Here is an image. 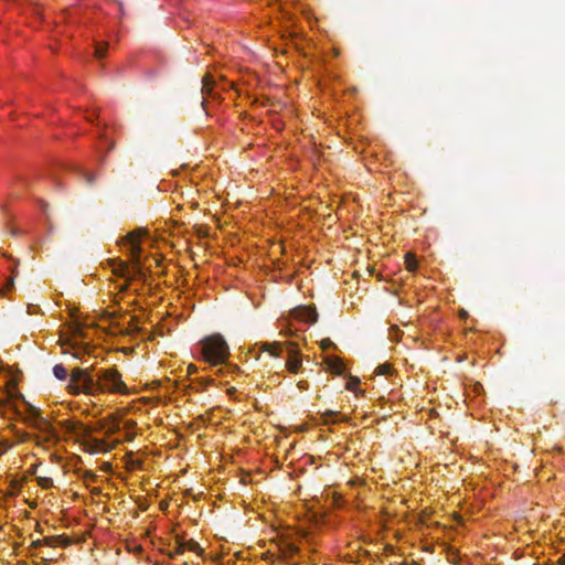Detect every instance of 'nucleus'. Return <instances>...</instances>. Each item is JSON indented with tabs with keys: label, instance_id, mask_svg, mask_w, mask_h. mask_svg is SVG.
Instances as JSON below:
<instances>
[{
	"label": "nucleus",
	"instance_id": "obj_11",
	"mask_svg": "<svg viewBox=\"0 0 565 565\" xmlns=\"http://www.w3.org/2000/svg\"><path fill=\"white\" fill-rule=\"evenodd\" d=\"M291 317L298 321L305 323H315L318 319V313L315 308L311 307H297L291 311Z\"/></svg>",
	"mask_w": 565,
	"mask_h": 565
},
{
	"label": "nucleus",
	"instance_id": "obj_17",
	"mask_svg": "<svg viewBox=\"0 0 565 565\" xmlns=\"http://www.w3.org/2000/svg\"><path fill=\"white\" fill-rule=\"evenodd\" d=\"M79 478L86 487H89L92 483H95L98 480V476L92 470H84L79 472Z\"/></svg>",
	"mask_w": 565,
	"mask_h": 565
},
{
	"label": "nucleus",
	"instance_id": "obj_35",
	"mask_svg": "<svg viewBox=\"0 0 565 565\" xmlns=\"http://www.w3.org/2000/svg\"><path fill=\"white\" fill-rule=\"evenodd\" d=\"M183 565H188V564L185 563V564H183Z\"/></svg>",
	"mask_w": 565,
	"mask_h": 565
},
{
	"label": "nucleus",
	"instance_id": "obj_1",
	"mask_svg": "<svg viewBox=\"0 0 565 565\" xmlns=\"http://www.w3.org/2000/svg\"><path fill=\"white\" fill-rule=\"evenodd\" d=\"M121 249L128 255L129 263L121 259H109L111 273L122 281H114L113 301L118 305L122 299V294L130 287L135 286V291L140 289L138 284H145L147 279L148 266L146 265L147 256L146 246H151V237L147 228H136L125 235L120 241Z\"/></svg>",
	"mask_w": 565,
	"mask_h": 565
},
{
	"label": "nucleus",
	"instance_id": "obj_32",
	"mask_svg": "<svg viewBox=\"0 0 565 565\" xmlns=\"http://www.w3.org/2000/svg\"><path fill=\"white\" fill-rule=\"evenodd\" d=\"M93 181H94V177L89 174V175L87 177V182H88V183H92Z\"/></svg>",
	"mask_w": 565,
	"mask_h": 565
},
{
	"label": "nucleus",
	"instance_id": "obj_33",
	"mask_svg": "<svg viewBox=\"0 0 565 565\" xmlns=\"http://www.w3.org/2000/svg\"><path fill=\"white\" fill-rule=\"evenodd\" d=\"M26 440V434H24L23 436L20 437V441H25Z\"/></svg>",
	"mask_w": 565,
	"mask_h": 565
},
{
	"label": "nucleus",
	"instance_id": "obj_27",
	"mask_svg": "<svg viewBox=\"0 0 565 565\" xmlns=\"http://www.w3.org/2000/svg\"><path fill=\"white\" fill-rule=\"evenodd\" d=\"M184 544L191 551H195L199 547V544L196 542L192 541V540L186 542V543H184Z\"/></svg>",
	"mask_w": 565,
	"mask_h": 565
},
{
	"label": "nucleus",
	"instance_id": "obj_4",
	"mask_svg": "<svg viewBox=\"0 0 565 565\" xmlns=\"http://www.w3.org/2000/svg\"><path fill=\"white\" fill-rule=\"evenodd\" d=\"M199 359L211 366H220L231 355L230 347L220 333L205 337L196 344Z\"/></svg>",
	"mask_w": 565,
	"mask_h": 565
},
{
	"label": "nucleus",
	"instance_id": "obj_30",
	"mask_svg": "<svg viewBox=\"0 0 565 565\" xmlns=\"http://www.w3.org/2000/svg\"><path fill=\"white\" fill-rule=\"evenodd\" d=\"M321 344H322V348H323V349H327V348H328V347H330L332 343L330 342V340H328V339H327V340H323Z\"/></svg>",
	"mask_w": 565,
	"mask_h": 565
},
{
	"label": "nucleus",
	"instance_id": "obj_7",
	"mask_svg": "<svg viewBox=\"0 0 565 565\" xmlns=\"http://www.w3.org/2000/svg\"><path fill=\"white\" fill-rule=\"evenodd\" d=\"M285 350V344L279 341L256 342L250 345L246 354L256 361L260 360L263 353H268L271 358H280Z\"/></svg>",
	"mask_w": 565,
	"mask_h": 565
},
{
	"label": "nucleus",
	"instance_id": "obj_15",
	"mask_svg": "<svg viewBox=\"0 0 565 565\" xmlns=\"http://www.w3.org/2000/svg\"><path fill=\"white\" fill-rule=\"evenodd\" d=\"M217 373L221 374L222 376L231 375L232 377H234L235 375L241 374L242 370L237 364L230 363L227 360L226 362L220 365Z\"/></svg>",
	"mask_w": 565,
	"mask_h": 565
},
{
	"label": "nucleus",
	"instance_id": "obj_12",
	"mask_svg": "<svg viewBox=\"0 0 565 565\" xmlns=\"http://www.w3.org/2000/svg\"><path fill=\"white\" fill-rule=\"evenodd\" d=\"M71 542L72 541L67 535L61 534V535L45 536L42 540L34 541L32 544L36 547H39V546L66 547L71 544Z\"/></svg>",
	"mask_w": 565,
	"mask_h": 565
},
{
	"label": "nucleus",
	"instance_id": "obj_14",
	"mask_svg": "<svg viewBox=\"0 0 565 565\" xmlns=\"http://www.w3.org/2000/svg\"><path fill=\"white\" fill-rule=\"evenodd\" d=\"M136 423L135 422H126L125 425H124V428L121 429L120 428V431L118 434H121L120 437H118L120 439V443L122 441H131L135 436H136Z\"/></svg>",
	"mask_w": 565,
	"mask_h": 565
},
{
	"label": "nucleus",
	"instance_id": "obj_9",
	"mask_svg": "<svg viewBox=\"0 0 565 565\" xmlns=\"http://www.w3.org/2000/svg\"><path fill=\"white\" fill-rule=\"evenodd\" d=\"M279 557L286 562L295 564V559L300 555L299 546L295 541L281 537L277 544Z\"/></svg>",
	"mask_w": 565,
	"mask_h": 565
},
{
	"label": "nucleus",
	"instance_id": "obj_25",
	"mask_svg": "<svg viewBox=\"0 0 565 565\" xmlns=\"http://www.w3.org/2000/svg\"><path fill=\"white\" fill-rule=\"evenodd\" d=\"M74 334L77 338H86L87 337L86 332L79 326H77L75 328Z\"/></svg>",
	"mask_w": 565,
	"mask_h": 565
},
{
	"label": "nucleus",
	"instance_id": "obj_31",
	"mask_svg": "<svg viewBox=\"0 0 565 565\" xmlns=\"http://www.w3.org/2000/svg\"><path fill=\"white\" fill-rule=\"evenodd\" d=\"M557 563L558 565H565V554L558 558Z\"/></svg>",
	"mask_w": 565,
	"mask_h": 565
},
{
	"label": "nucleus",
	"instance_id": "obj_20",
	"mask_svg": "<svg viewBox=\"0 0 565 565\" xmlns=\"http://www.w3.org/2000/svg\"><path fill=\"white\" fill-rule=\"evenodd\" d=\"M393 367L390 363H383L375 369L376 375H391Z\"/></svg>",
	"mask_w": 565,
	"mask_h": 565
},
{
	"label": "nucleus",
	"instance_id": "obj_6",
	"mask_svg": "<svg viewBox=\"0 0 565 565\" xmlns=\"http://www.w3.org/2000/svg\"><path fill=\"white\" fill-rule=\"evenodd\" d=\"M34 428L38 430L35 443L39 446L49 448L55 445L60 439L56 429L46 418L36 416L34 419Z\"/></svg>",
	"mask_w": 565,
	"mask_h": 565
},
{
	"label": "nucleus",
	"instance_id": "obj_26",
	"mask_svg": "<svg viewBox=\"0 0 565 565\" xmlns=\"http://www.w3.org/2000/svg\"><path fill=\"white\" fill-rule=\"evenodd\" d=\"M297 386L300 391H306L309 388V383L305 380H301L297 383Z\"/></svg>",
	"mask_w": 565,
	"mask_h": 565
},
{
	"label": "nucleus",
	"instance_id": "obj_10",
	"mask_svg": "<svg viewBox=\"0 0 565 565\" xmlns=\"http://www.w3.org/2000/svg\"><path fill=\"white\" fill-rule=\"evenodd\" d=\"M287 353L286 369L290 373L297 374L302 366L300 350L295 343H287Z\"/></svg>",
	"mask_w": 565,
	"mask_h": 565
},
{
	"label": "nucleus",
	"instance_id": "obj_34",
	"mask_svg": "<svg viewBox=\"0 0 565 565\" xmlns=\"http://www.w3.org/2000/svg\"><path fill=\"white\" fill-rule=\"evenodd\" d=\"M339 52L338 50H334V56H338Z\"/></svg>",
	"mask_w": 565,
	"mask_h": 565
},
{
	"label": "nucleus",
	"instance_id": "obj_18",
	"mask_svg": "<svg viewBox=\"0 0 565 565\" xmlns=\"http://www.w3.org/2000/svg\"><path fill=\"white\" fill-rule=\"evenodd\" d=\"M326 362L334 373L340 374L342 372L343 363L339 358H328Z\"/></svg>",
	"mask_w": 565,
	"mask_h": 565
},
{
	"label": "nucleus",
	"instance_id": "obj_21",
	"mask_svg": "<svg viewBox=\"0 0 565 565\" xmlns=\"http://www.w3.org/2000/svg\"><path fill=\"white\" fill-rule=\"evenodd\" d=\"M108 50V43L100 42L95 47V56L97 58H103L106 55V52Z\"/></svg>",
	"mask_w": 565,
	"mask_h": 565
},
{
	"label": "nucleus",
	"instance_id": "obj_23",
	"mask_svg": "<svg viewBox=\"0 0 565 565\" xmlns=\"http://www.w3.org/2000/svg\"><path fill=\"white\" fill-rule=\"evenodd\" d=\"M339 416H340V414L337 412H333V411H327L323 413V417H324L326 422L335 423V422L340 420L338 418Z\"/></svg>",
	"mask_w": 565,
	"mask_h": 565
},
{
	"label": "nucleus",
	"instance_id": "obj_22",
	"mask_svg": "<svg viewBox=\"0 0 565 565\" xmlns=\"http://www.w3.org/2000/svg\"><path fill=\"white\" fill-rule=\"evenodd\" d=\"M36 481L42 489H51L53 487V479L50 477H38Z\"/></svg>",
	"mask_w": 565,
	"mask_h": 565
},
{
	"label": "nucleus",
	"instance_id": "obj_13",
	"mask_svg": "<svg viewBox=\"0 0 565 565\" xmlns=\"http://www.w3.org/2000/svg\"><path fill=\"white\" fill-rule=\"evenodd\" d=\"M61 428L68 435H73L82 438L85 430L87 429L85 425L79 420L74 419H65L60 422Z\"/></svg>",
	"mask_w": 565,
	"mask_h": 565
},
{
	"label": "nucleus",
	"instance_id": "obj_16",
	"mask_svg": "<svg viewBox=\"0 0 565 565\" xmlns=\"http://www.w3.org/2000/svg\"><path fill=\"white\" fill-rule=\"evenodd\" d=\"M405 268L407 271L414 274L418 269V260L416 255L412 252L406 253L404 257Z\"/></svg>",
	"mask_w": 565,
	"mask_h": 565
},
{
	"label": "nucleus",
	"instance_id": "obj_3",
	"mask_svg": "<svg viewBox=\"0 0 565 565\" xmlns=\"http://www.w3.org/2000/svg\"><path fill=\"white\" fill-rule=\"evenodd\" d=\"M94 431L102 433L104 437H94L92 436L88 429L85 430L82 436L81 444L83 446L84 451L89 454H104L116 448L117 445L120 444L119 438H113V436L117 435L120 431V424L118 420L114 418H106L97 423Z\"/></svg>",
	"mask_w": 565,
	"mask_h": 565
},
{
	"label": "nucleus",
	"instance_id": "obj_28",
	"mask_svg": "<svg viewBox=\"0 0 565 565\" xmlns=\"http://www.w3.org/2000/svg\"><path fill=\"white\" fill-rule=\"evenodd\" d=\"M184 548H185V544L184 543H180L175 550H174V555H180L184 552Z\"/></svg>",
	"mask_w": 565,
	"mask_h": 565
},
{
	"label": "nucleus",
	"instance_id": "obj_29",
	"mask_svg": "<svg viewBox=\"0 0 565 565\" xmlns=\"http://www.w3.org/2000/svg\"><path fill=\"white\" fill-rule=\"evenodd\" d=\"M356 384H358V381H350L347 384V388L350 391H353Z\"/></svg>",
	"mask_w": 565,
	"mask_h": 565
},
{
	"label": "nucleus",
	"instance_id": "obj_2",
	"mask_svg": "<svg viewBox=\"0 0 565 565\" xmlns=\"http://www.w3.org/2000/svg\"><path fill=\"white\" fill-rule=\"evenodd\" d=\"M67 392L72 395H130V390L116 366L109 367H75L70 374Z\"/></svg>",
	"mask_w": 565,
	"mask_h": 565
},
{
	"label": "nucleus",
	"instance_id": "obj_19",
	"mask_svg": "<svg viewBox=\"0 0 565 565\" xmlns=\"http://www.w3.org/2000/svg\"><path fill=\"white\" fill-rule=\"evenodd\" d=\"M53 374L56 379L64 381L68 376V371L63 364H56L53 367Z\"/></svg>",
	"mask_w": 565,
	"mask_h": 565
},
{
	"label": "nucleus",
	"instance_id": "obj_24",
	"mask_svg": "<svg viewBox=\"0 0 565 565\" xmlns=\"http://www.w3.org/2000/svg\"><path fill=\"white\" fill-rule=\"evenodd\" d=\"M11 447H12V445L8 440H1L0 441V454H4Z\"/></svg>",
	"mask_w": 565,
	"mask_h": 565
},
{
	"label": "nucleus",
	"instance_id": "obj_8",
	"mask_svg": "<svg viewBox=\"0 0 565 565\" xmlns=\"http://www.w3.org/2000/svg\"><path fill=\"white\" fill-rule=\"evenodd\" d=\"M227 88L235 89L234 82H227L224 78H221V82H216L214 76L210 73H206L202 78V94L204 97H214L218 90H225Z\"/></svg>",
	"mask_w": 565,
	"mask_h": 565
},
{
	"label": "nucleus",
	"instance_id": "obj_5",
	"mask_svg": "<svg viewBox=\"0 0 565 565\" xmlns=\"http://www.w3.org/2000/svg\"><path fill=\"white\" fill-rule=\"evenodd\" d=\"M102 320L108 322L113 334H132L138 331L134 317L124 312L120 308H108L103 312Z\"/></svg>",
	"mask_w": 565,
	"mask_h": 565
}]
</instances>
